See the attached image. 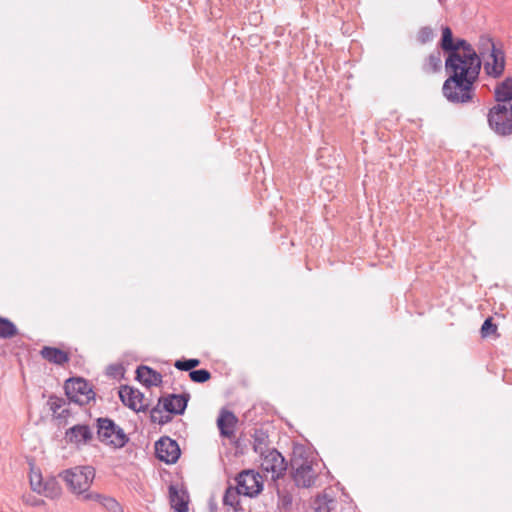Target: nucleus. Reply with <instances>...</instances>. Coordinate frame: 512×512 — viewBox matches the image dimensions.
<instances>
[{
  "mask_svg": "<svg viewBox=\"0 0 512 512\" xmlns=\"http://www.w3.org/2000/svg\"><path fill=\"white\" fill-rule=\"evenodd\" d=\"M459 41L460 40H458L457 42L453 41V34L449 27H444L442 29V39L440 45L444 51L452 53L456 51V49H461Z\"/></svg>",
  "mask_w": 512,
  "mask_h": 512,
  "instance_id": "5701e85b",
  "label": "nucleus"
},
{
  "mask_svg": "<svg viewBox=\"0 0 512 512\" xmlns=\"http://www.w3.org/2000/svg\"><path fill=\"white\" fill-rule=\"evenodd\" d=\"M29 485L32 491L49 499L59 498L62 494L61 486L54 477L43 478L39 468L30 466Z\"/></svg>",
  "mask_w": 512,
  "mask_h": 512,
  "instance_id": "0eeeda50",
  "label": "nucleus"
},
{
  "mask_svg": "<svg viewBox=\"0 0 512 512\" xmlns=\"http://www.w3.org/2000/svg\"><path fill=\"white\" fill-rule=\"evenodd\" d=\"M459 45L462 49L450 53L445 61L449 76L477 80L481 69L480 57L465 40H460Z\"/></svg>",
  "mask_w": 512,
  "mask_h": 512,
  "instance_id": "f257e3e1",
  "label": "nucleus"
},
{
  "mask_svg": "<svg viewBox=\"0 0 512 512\" xmlns=\"http://www.w3.org/2000/svg\"><path fill=\"white\" fill-rule=\"evenodd\" d=\"M432 38H433V31L431 28H428V27H424V28L420 29L417 34L418 41L423 44L432 40Z\"/></svg>",
  "mask_w": 512,
  "mask_h": 512,
  "instance_id": "7c9ffc66",
  "label": "nucleus"
},
{
  "mask_svg": "<svg viewBox=\"0 0 512 512\" xmlns=\"http://www.w3.org/2000/svg\"><path fill=\"white\" fill-rule=\"evenodd\" d=\"M136 373L137 379L146 387L158 386L162 382L161 374L147 366H140Z\"/></svg>",
  "mask_w": 512,
  "mask_h": 512,
  "instance_id": "412c9836",
  "label": "nucleus"
},
{
  "mask_svg": "<svg viewBox=\"0 0 512 512\" xmlns=\"http://www.w3.org/2000/svg\"><path fill=\"white\" fill-rule=\"evenodd\" d=\"M488 125L497 135L512 134V103L497 102L487 113Z\"/></svg>",
  "mask_w": 512,
  "mask_h": 512,
  "instance_id": "39448f33",
  "label": "nucleus"
},
{
  "mask_svg": "<svg viewBox=\"0 0 512 512\" xmlns=\"http://www.w3.org/2000/svg\"><path fill=\"white\" fill-rule=\"evenodd\" d=\"M18 335L16 325L7 318L0 316V338L10 339Z\"/></svg>",
  "mask_w": 512,
  "mask_h": 512,
  "instance_id": "b1692460",
  "label": "nucleus"
},
{
  "mask_svg": "<svg viewBox=\"0 0 512 512\" xmlns=\"http://www.w3.org/2000/svg\"><path fill=\"white\" fill-rule=\"evenodd\" d=\"M187 395H169L163 397L159 403L162 404L163 409L169 413L182 414L187 406Z\"/></svg>",
  "mask_w": 512,
  "mask_h": 512,
  "instance_id": "4468645a",
  "label": "nucleus"
},
{
  "mask_svg": "<svg viewBox=\"0 0 512 512\" xmlns=\"http://www.w3.org/2000/svg\"><path fill=\"white\" fill-rule=\"evenodd\" d=\"M97 434L100 442L114 449L122 448L128 442V436L123 429L109 418L97 420Z\"/></svg>",
  "mask_w": 512,
  "mask_h": 512,
  "instance_id": "423d86ee",
  "label": "nucleus"
},
{
  "mask_svg": "<svg viewBox=\"0 0 512 512\" xmlns=\"http://www.w3.org/2000/svg\"><path fill=\"white\" fill-rule=\"evenodd\" d=\"M65 393L70 401L79 405L88 404L94 399L90 385L82 378H71L65 382Z\"/></svg>",
  "mask_w": 512,
  "mask_h": 512,
  "instance_id": "6e6552de",
  "label": "nucleus"
},
{
  "mask_svg": "<svg viewBox=\"0 0 512 512\" xmlns=\"http://www.w3.org/2000/svg\"><path fill=\"white\" fill-rule=\"evenodd\" d=\"M87 502H94L102 506L107 512H124L121 504L113 497L98 492L88 496Z\"/></svg>",
  "mask_w": 512,
  "mask_h": 512,
  "instance_id": "f3484780",
  "label": "nucleus"
},
{
  "mask_svg": "<svg viewBox=\"0 0 512 512\" xmlns=\"http://www.w3.org/2000/svg\"><path fill=\"white\" fill-rule=\"evenodd\" d=\"M261 455L260 466L262 470L270 474L273 480L280 478L287 468L284 457L275 449H268L262 452Z\"/></svg>",
  "mask_w": 512,
  "mask_h": 512,
  "instance_id": "1a4fd4ad",
  "label": "nucleus"
},
{
  "mask_svg": "<svg viewBox=\"0 0 512 512\" xmlns=\"http://www.w3.org/2000/svg\"><path fill=\"white\" fill-rule=\"evenodd\" d=\"M119 397L125 406L135 412L144 411L147 408L143 394L130 386H122L119 390Z\"/></svg>",
  "mask_w": 512,
  "mask_h": 512,
  "instance_id": "ddd939ff",
  "label": "nucleus"
},
{
  "mask_svg": "<svg viewBox=\"0 0 512 512\" xmlns=\"http://www.w3.org/2000/svg\"><path fill=\"white\" fill-rule=\"evenodd\" d=\"M200 365L199 359H187V360H177L174 363L175 368L181 371H190L193 368Z\"/></svg>",
  "mask_w": 512,
  "mask_h": 512,
  "instance_id": "c85d7f7f",
  "label": "nucleus"
},
{
  "mask_svg": "<svg viewBox=\"0 0 512 512\" xmlns=\"http://www.w3.org/2000/svg\"><path fill=\"white\" fill-rule=\"evenodd\" d=\"M23 502H24V504H26L28 506H32V507H38V506L44 505L43 500L36 498L34 496H31V495L23 496Z\"/></svg>",
  "mask_w": 512,
  "mask_h": 512,
  "instance_id": "2f4dec72",
  "label": "nucleus"
},
{
  "mask_svg": "<svg viewBox=\"0 0 512 512\" xmlns=\"http://www.w3.org/2000/svg\"><path fill=\"white\" fill-rule=\"evenodd\" d=\"M156 456L159 460L167 463H176L181 451L176 441L169 437H163L155 443Z\"/></svg>",
  "mask_w": 512,
  "mask_h": 512,
  "instance_id": "9b49d317",
  "label": "nucleus"
},
{
  "mask_svg": "<svg viewBox=\"0 0 512 512\" xmlns=\"http://www.w3.org/2000/svg\"><path fill=\"white\" fill-rule=\"evenodd\" d=\"M237 486L242 495L254 497L263 489L262 477L253 470H244L236 478Z\"/></svg>",
  "mask_w": 512,
  "mask_h": 512,
  "instance_id": "9d476101",
  "label": "nucleus"
},
{
  "mask_svg": "<svg viewBox=\"0 0 512 512\" xmlns=\"http://www.w3.org/2000/svg\"><path fill=\"white\" fill-rule=\"evenodd\" d=\"M498 48L494 43L493 39L487 35H483L479 38L478 50L482 58L488 55L489 52Z\"/></svg>",
  "mask_w": 512,
  "mask_h": 512,
  "instance_id": "a878e982",
  "label": "nucleus"
},
{
  "mask_svg": "<svg viewBox=\"0 0 512 512\" xmlns=\"http://www.w3.org/2000/svg\"><path fill=\"white\" fill-rule=\"evenodd\" d=\"M66 439L77 446L84 445L92 439V432L87 425H75L66 432Z\"/></svg>",
  "mask_w": 512,
  "mask_h": 512,
  "instance_id": "2eb2a0df",
  "label": "nucleus"
},
{
  "mask_svg": "<svg viewBox=\"0 0 512 512\" xmlns=\"http://www.w3.org/2000/svg\"><path fill=\"white\" fill-rule=\"evenodd\" d=\"M236 423L237 418L229 411H222L217 420V425L221 435L227 438L234 436Z\"/></svg>",
  "mask_w": 512,
  "mask_h": 512,
  "instance_id": "a211bd4d",
  "label": "nucleus"
},
{
  "mask_svg": "<svg viewBox=\"0 0 512 512\" xmlns=\"http://www.w3.org/2000/svg\"><path fill=\"white\" fill-rule=\"evenodd\" d=\"M477 80H470L449 76L442 87L444 97L452 103H469L475 95L474 84Z\"/></svg>",
  "mask_w": 512,
  "mask_h": 512,
  "instance_id": "7ed1b4c3",
  "label": "nucleus"
},
{
  "mask_svg": "<svg viewBox=\"0 0 512 512\" xmlns=\"http://www.w3.org/2000/svg\"><path fill=\"white\" fill-rule=\"evenodd\" d=\"M494 98L499 103H512V77H506L495 85Z\"/></svg>",
  "mask_w": 512,
  "mask_h": 512,
  "instance_id": "aec40b11",
  "label": "nucleus"
},
{
  "mask_svg": "<svg viewBox=\"0 0 512 512\" xmlns=\"http://www.w3.org/2000/svg\"><path fill=\"white\" fill-rule=\"evenodd\" d=\"M442 60L439 51H436L426 57L421 65L422 72L426 75L434 74L441 70Z\"/></svg>",
  "mask_w": 512,
  "mask_h": 512,
  "instance_id": "4be33fe9",
  "label": "nucleus"
},
{
  "mask_svg": "<svg viewBox=\"0 0 512 512\" xmlns=\"http://www.w3.org/2000/svg\"><path fill=\"white\" fill-rule=\"evenodd\" d=\"M303 449L295 448L293 451L292 466L294 468V481L298 486L311 487L315 485L318 472V464L312 459L301 458Z\"/></svg>",
  "mask_w": 512,
  "mask_h": 512,
  "instance_id": "20e7f679",
  "label": "nucleus"
},
{
  "mask_svg": "<svg viewBox=\"0 0 512 512\" xmlns=\"http://www.w3.org/2000/svg\"><path fill=\"white\" fill-rule=\"evenodd\" d=\"M40 355L46 361L56 365H64L70 360L69 352L57 347L44 346L40 351Z\"/></svg>",
  "mask_w": 512,
  "mask_h": 512,
  "instance_id": "dca6fc26",
  "label": "nucleus"
},
{
  "mask_svg": "<svg viewBox=\"0 0 512 512\" xmlns=\"http://www.w3.org/2000/svg\"><path fill=\"white\" fill-rule=\"evenodd\" d=\"M189 377L193 382L205 383L211 379V373L206 369L190 371Z\"/></svg>",
  "mask_w": 512,
  "mask_h": 512,
  "instance_id": "cd10ccee",
  "label": "nucleus"
},
{
  "mask_svg": "<svg viewBox=\"0 0 512 512\" xmlns=\"http://www.w3.org/2000/svg\"><path fill=\"white\" fill-rule=\"evenodd\" d=\"M484 70L487 75L499 78L503 75L506 65L505 53L498 47L483 57Z\"/></svg>",
  "mask_w": 512,
  "mask_h": 512,
  "instance_id": "f8f14e48",
  "label": "nucleus"
},
{
  "mask_svg": "<svg viewBox=\"0 0 512 512\" xmlns=\"http://www.w3.org/2000/svg\"><path fill=\"white\" fill-rule=\"evenodd\" d=\"M242 495V492H240L239 487L236 486L235 488L229 487L224 495L223 501L225 505L231 506L235 510L238 509L240 505L239 496Z\"/></svg>",
  "mask_w": 512,
  "mask_h": 512,
  "instance_id": "393cba45",
  "label": "nucleus"
},
{
  "mask_svg": "<svg viewBox=\"0 0 512 512\" xmlns=\"http://www.w3.org/2000/svg\"><path fill=\"white\" fill-rule=\"evenodd\" d=\"M95 475V468L90 465L75 466L59 474L68 491L85 502L88 501V496L95 492L90 489Z\"/></svg>",
  "mask_w": 512,
  "mask_h": 512,
  "instance_id": "f03ea898",
  "label": "nucleus"
},
{
  "mask_svg": "<svg viewBox=\"0 0 512 512\" xmlns=\"http://www.w3.org/2000/svg\"><path fill=\"white\" fill-rule=\"evenodd\" d=\"M480 333L482 338H487L490 336H499L498 334V326L493 323L492 317L487 318L481 326Z\"/></svg>",
  "mask_w": 512,
  "mask_h": 512,
  "instance_id": "bb28decb",
  "label": "nucleus"
},
{
  "mask_svg": "<svg viewBox=\"0 0 512 512\" xmlns=\"http://www.w3.org/2000/svg\"><path fill=\"white\" fill-rule=\"evenodd\" d=\"M151 419L155 423L165 424L170 420V416H164L162 410L159 407H155L151 411Z\"/></svg>",
  "mask_w": 512,
  "mask_h": 512,
  "instance_id": "c756f323",
  "label": "nucleus"
},
{
  "mask_svg": "<svg viewBox=\"0 0 512 512\" xmlns=\"http://www.w3.org/2000/svg\"><path fill=\"white\" fill-rule=\"evenodd\" d=\"M169 498L171 507L176 512H188V495L184 490H179L174 486L169 488Z\"/></svg>",
  "mask_w": 512,
  "mask_h": 512,
  "instance_id": "6ab92c4d",
  "label": "nucleus"
}]
</instances>
